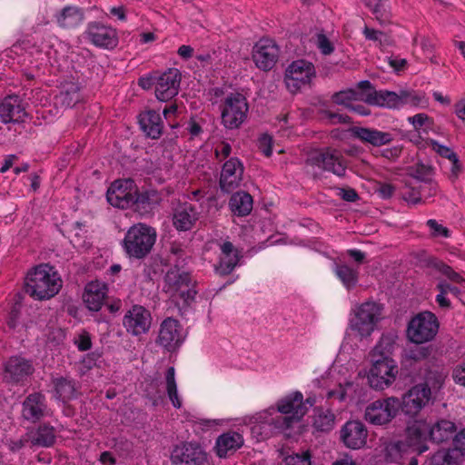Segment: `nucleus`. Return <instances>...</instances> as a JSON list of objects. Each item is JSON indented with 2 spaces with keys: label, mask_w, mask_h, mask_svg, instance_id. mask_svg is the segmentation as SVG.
<instances>
[{
  "label": "nucleus",
  "mask_w": 465,
  "mask_h": 465,
  "mask_svg": "<svg viewBox=\"0 0 465 465\" xmlns=\"http://www.w3.org/2000/svg\"><path fill=\"white\" fill-rule=\"evenodd\" d=\"M452 378L456 383L465 387V361L454 368Z\"/></svg>",
  "instance_id": "obj_58"
},
{
  "label": "nucleus",
  "mask_w": 465,
  "mask_h": 465,
  "mask_svg": "<svg viewBox=\"0 0 465 465\" xmlns=\"http://www.w3.org/2000/svg\"><path fill=\"white\" fill-rule=\"evenodd\" d=\"M54 398L66 402L75 397V385L73 380L58 378L54 380Z\"/></svg>",
  "instance_id": "obj_44"
},
{
  "label": "nucleus",
  "mask_w": 465,
  "mask_h": 465,
  "mask_svg": "<svg viewBox=\"0 0 465 465\" xmlns=\"http://www.w3.org/2000/svg\"><path fill=\"white\" fill-rule=\"evenodd\" d=\"M455 114L459 117L465 121V98L460 100L455 105Z\"/></svg>",
  "instance_id": "obj_64"
},
{
  "label": "nucleus",
  "mask_w": 465,
  "mask_h": 465,
  "mask_svg": "<svg viewBox=\"0 0 465 465\" xmlns=\"http://www.w3.org/2000/svg\"><path fill=\"white\" fill-rule=\"evenodd\" d=\"M232 152L230 143H222L215 147V156L220 161L226 159Z\"/></svg>",
  "instance_id": "obj_59"
},
{
  "label": "nucleus",
  "mask_w": 465,
  "mask_h": 465,
  "mask_svg": "<svg viewBox=\"0 0 465 465\" xmlns=\"http://www.w3.org/2000/svg\"><path fill=\"white\" fill-rule=\"evenodd\" d=\"M25 112L18 96H6L0 103V120L4 124L23 120Z\"/></svg>",
  "instance_id": "obj_33"
},
{
  "label": "nucleus",
  "mask_w": 465,
  "mask_h": 465,
  "mask_svg": "<svg viewBox=\"0 0 465 465\" xmlns=\"http://www.w3.org/2000/svg\"><path fill=\"white\" fill-rule=\"evenodd\" d=\"M348 375L349 367L342 366L341 360L337 358L315 382L318 387L326 389L329 399H337L341 402L352 404L364 402L368 395L367 387L359 381H349Z\"/></svg>",
  "instance_id": "obj_3"
},
{
  "label": "nucleus",
  "mask_w": 465,
  "mask_h": 465,
  "mask_svg": "<svg viewBox=\"0 0 465 465\" xmlns=\"http://www.w3.org/2000/svg\"><path fill=\"white\" fill-rule=\"evenodd\" d=\"M177 54L182 59L188 60L193 55L194 50L191 45H182L178 47Z\"/></svg>",
  "instance_id": "obj_62"
},
{
  "label": "nucleus",
  "mask_w": 465,
  "mask_h": 465,
  "mask_svg": "<svg viewBox=\"0 0 465 465\" xmlns=\"http://www.w3.org/2000/svg\"><path fill=\"white\" fill-rule=\"evenodd\" d=\"M371 86V84L368 80H363V82L358 84L357 88H348V90L337 92L332 95V101L340 106L357 113L359 115H369L370 110L361 103L362 101L368 103L369 94L364 93V89Z\"/></svg>",
  "instance_id": "obj_15"
},
{
  "label": "nucleus",
  "mask_w": 465,
  "mask_h": 465,
  "mask_svg": "<svg viewBox=\"0 0 465 465\" xmlns=\"http://www.w3.org/2000/svg\"><path fill=\"white\" fill-rule=\"evenodd\" d=\"M34 371L28 360L21 357H12L5 362V379L11 383H19Z\"/></svg>",
  "instance_id": "obj_27"
},
{
  "label": "nucleus",
  "mask_w": 465,
  "mask_h": 465,
  "mask_svg": "<svg viewBox=\"0 0 465 465\" xmlns=\"http://www.w3.org/2000/svg\"><path fill=\"white\" fill-rule=\"evenodd\" d=\"M187 332L178 319L168 317L163 320L156 338V343L163 350L175 351L183 346Z\"/></svg>",
  "instance_id": "obj_14"
},
{
  "label": "nucleus",
  "mask_w": 465,
  "mask_h": 465,
  "mask_svg": "<svg viewBox=\"0 0 465 465\" xmlns=\"http://www.w3.org/2000/svg\"><path fill=\"white\" fill-rule=\"evenodd\" d=\"M84 14L77 6H65L56 15V22L62 27H75L82 24Z\"/></svg>",
  "instance_id": "obj_41"
},
{
  "label": "nucleus",
  "mask_w": 465,
  "mask_h": 465,
  "mask_svg": "<svg viewBox=\"0 0 465 465\" xmlns=\"http://www.w3.org/2000/svg\"><path fill=\"white\" fill-rule=\"evenodd\" d=\"M382 307L376 302L368 301L351 310L349 330L361 340L370 338L381 320Z\"/></svg>",
  "instance_id": "obj_5"
},
{
  "label": "nucleus",
  "mask_w": 465,
  "mask_h": 465,
  "mask_svg": "<svg viewBox=\"0 0 465 465\" xmlns=\"http://www.w3.org/2000/svg\"><path fill=\"white\" fill-rule=\"evenodd\" d=\"M85 34L87 39L96 47L112 50L118 44V35L112 26L101 23H91L87 25Z\"/></svg>",
  "instance_id": "obj_24"
},
{
  "label": "nucleus",
  "mask_w": 465,
  "mask_h": 465,
  "mask_svg": "<svg viewBox=\"0 0 465 465\" xmlns=\"http://www.w3.org/2000/svg\"><path fill=\"white\" fill-rule=\"evenodd\" d=\"M316 46L321 54L327 55L334 51V43L326 35L320 33L316 35Z\"/></svg>",
  "instance_id": "obj_52"
},
{
  "label": "nucleus",
  "mask_w": 465,
  "mask_h": 465,
  "mask_svg": "<svg viewBox=\"0 0 465 465\" xmlns=\"http://www.w3.org/2000/svg\"><path fill=\"white\" fill-rule=\"evenodd\" d=\"M339 196H341L343 200L348 202H354L358 198V193L354 191V189H339Z\"/></svg>",
  "instance_id": "obj_60"
},
{
  "label": "nucleus",
  "mask_w": 465,
  "mask_h": 465,
  "mask_svg": "<svg viewBox=\"0 0 465 465\" xmlns=\"http://www.w3.org/2000/svg\"><path fill=\"white\" fill-rule=\"evenodd\" d=\"M417 183L418 185H414V187H407L402 193L403 199L412 204H416V203L420 202L421 197L424 196L426 189L430 190L428 196H432V194L437 192V185L436 183H432V182L417 181Z\"/></svg>",
  "instance_id": "obj_42"
},
{
  "label": "nucleus",
  "mask_w": 465,
  "mask_h": 465,
  "mask_svg": "<svg viewBox=\"0 0 465 465\" xmlns=\"http://www.w3.org/2000/svg\"><path fill=\"white\" fill-rule=\"evenodd\" d=\"M365 38L373 42L376 46L384 48L392 44L391 38L383 31L373 29V27L364 26L362 31Z\"/></svg>",
  "instance_id": "obj_48"
},
{
  "label": "nucleus",
  "mask_w": 465,
  "mask_h": 465,
  "mask_svg": "<svg viewBox=\"0 0 465 465\" xmlns=\"http://www.w3.org/2000/svg\"><path fill=\"white\" fill-rule=\"evenodd\" d=\"M82 99L80 85L75 82L62 84L59 94L54 96L53 103L56 108H70Z\"/></svg>",
  "instance_id": "obj_31"
},
{
  "label": "nucleus",
  "mask_w": 465,
  "mask_h": 465,
  "mask_svg": "<svg viewBox=\"0 0 465 465\" xmlns=\"http://www.w3.org/2000/svg\"><path fill=\"white\" fill-rule=\"evenodd\" d=\"M371 366L366 372L367 382L375 391H384L395 382L399 365L393 358L370 357Z\"/></svg>",
  "instance_id": "obj_7"
},
{
  "label": "nucleus",
  "mask_w": 465,
  "mask_h": 465,
  "mask_svg": "<svg viewBox=\"0 0 465 465\" xmlns=\"http://www.w3.org/2000/svg\"><path fill=\"white\" fill-rule=\"evenodd\" d=\"M354 136L358 139L367 142L375 147L388 144L393 141V134L390 132L379 131V129L366 128V127H354L351 129Z\"/></svg>",
  "instance_id": "obj_35"
},
{
  "label": "nucleus",
  "mask_w": 465,
  "mask_h": 465,
  "mask_svg": "<svg viewBox=\"0 0 465 465\" xmlns=\"http://www.w3.org/2000/svg\"><path fill=\"white\" fill-rule=\"evenodd\" d=\"M400 407V399L396 398V396L375 400L365 408L363 417L368 423L385 425L395 419L399 413Z\"/></svg>",
  "instance_id": "obj_12"
},
{
  "label": "nucleus",
  "mask_w": 465,
  "mask_h": 465,
  "mask_svg": "<svg viewBox=\"0 0 465 465\" xmlns=\"http://www.w3.org/2000/svg\"><path fill=\"white\" fill-rule=\"evenodd\" d=\"M280 465H312V455L309 450L292 452L283 457Z\"/></svg>",
  "instance_id": "obj_50"
},
{
  "label": "nucleus",
  "mask_w": 465,
  "mask_h": 465,
  "mask_svg": "<svg viewBox=\"0 0 465 465\" xmlns=\"http://www.w3.org/2000/svg\"><path fill=\"white\" fill-rule=\"evenodd\" d=\"M160 197L154 191L139 192L138 187L134 183V191L133 193L134 208L136 212L145 213L152 209L153 205L157 204Z\"/></svg>",
  "instance_id": "obj_39"
},
{
  "label": "nucleus",
  "mask_w": 465,
  "mask_h": 465,
  "mask_svg": "<svg viewBox=\"0 0 465 465\" xmlns=\"http://www.w3.org/2000/svg\"><path fill=\"white\" fill-rule=\"evenodd\" d=\"M32 54L36 55V59L43 61H50L53 56V50L48 44H43L40 50L31 52Z\"/></svg>",
  "instance_id": "obj_57"
},
{
  "label": "nucleus",
  "mask_w": 465,
  "mask_h": 465,
  "mask_svg": "<svg viewBox=\"0 0 465 465\" xmlns=\"http://www.w3.org/2000/svg\"><path fill=\"white\" fill-rule=\"evenodd\" d=\"M335 272L346 289L350 290L356 285L359 279V271L357 269L351 268V266L346 264H341L336 265Z\"/></svg>",
  "instance_id": "obj_47"
},
{
  "label": "nucleus",
  "mask_w": 465,
  "mask_h": 465,
  "mask_svg": "<svg viewBox=\"0 0 465 465\" xmlns=\"http://www.w3.org/2000/svg\"><path fill=\"white\" fill-rule=\"evenodd\" d=\"M314 77H316L314 64L305 59H297L286 67L285 86L290 92L297 93L302 88L311 86Z\"/></svg>",
  "instance_id": "obj_10"
},
{
  "label": "nucleus",
  "mask_w": 465,
  "mask_h": 465,
  "mask_svg": "<svg viewBox=\"0 0 465 465\" xmlns=\"http://www.w3.org/2000/svg\"><path fill=\"white\" fill-rule=\"evenodd\" d=\"M248 112V103L244 95L232 94L226 96L223 111V124L229 129L238 128L245 121Z\"/></svg>",
  "instance_id": "obj_17"
},
{
  "label": "nucleus",
  "mask_w": 465,
  "mask_h": 465,
  "mask_svg": "<svg viewBox=\"0 0 465 465\" xmlns=\"http://www.w3.org/2000/svg\"><path fill=\"white\" fill-rule=\"evenodd\" d=\"M27 436L31 443L38 447H50L55 440L54 427L50 426H41L30 431Z\"/></svg>",
  "instance_id": "obj_43"
},
{
  "label": "nucleus",
  "mask_w": 465,
  "mask_h": 465,
  "mask_svg": "<svg viewBox=\"0 0 465 465\" xmlns=\"http://www.w3.org/2000/svg\"><path fill=\"white\" fill-rule=\"evenodd\" d=\"M139 124L143 133L152 139H158L163 132V123L158 112L147 111L141 113Z\"/></svg>",
  "instance_id": "obj_37"
},
{
  "label": "nucleus",
  "mask_w": 465,
  "mask_h": 465,
  "mask_svg": "<svg viewBox=\"0 0 465 465\" xmlns=\"http://www.w3.org/2000/svg\"><path fill=\"white\" fill-rule=\"evenodd\" d=\"M252 55L260 70L270 71L277 64L280 47L272 39L262 38L254 45Z\"/></svg>",
  "instance_id": "obj_21"
},
{
  "label": "nucleus",
  "mask_w": 465,
  "mask_h": 465,
  "mask_svg": "<svg viewBox=\"0 0 465 465\" xmlns=\"http://www.w3.org/2000/svg\"><path fill=\"white\" fill-rule=\"evenodd\" d=\"M63 281L54 266L40 264L27 272L25 288L35 300H47L60 292Z\"/></svg>",
  "instance_id": "obj_4"
},
{
  "label": "nucleus",
  "mask_w": 465,
  "mask_h": 465,
  "mask_svg": "<svg viewBox=\"0 0 465 465\" xmlns=\"http://www.w3.org/2000/svg\"><path fill=\"white\" fill-rule=\"evenodd\" d=\"M46 415H48V410L45 395L41 393L27 395L22 404V416L31 422H36Z\"/></svg>",
  "instance_id": "obj_26"
},
{
  "label": "nucleus",
  "mask_w": 465,
  "mask_h": 465,
  "mask_svg": "<svg viewBox=\"0 0 465 465\" xmlns=\"http://www.w3.org/2000/svg\"><path fill=\"white\" fill-rule=\"evenodd\" d=\"M430 400L431 391L428 383H418L401 396L400 409L405 415L414 417L429 405Z\"/></svg>",
  "instance_id": "obj_16"
},
{
  "label": "nucleus",
  "mask_w": 465,
  "mask_h": 465,
  "mask_svg": "<svg viewBox=\"0 0 465 465\" xmlns=\"http://www.w3.org/2000/svg\"><path fill=\"white\" fill-rule=\"evenodd\" d=\"M427 225L430 229V234L432 237H442V238H449L450 235V229L444 227L443 224L439 223L436 220H428Z\"/></svg>",
  "instance_id": "obj_53"
},
{
  "label": "nucleus",
  "mask_w": 465,
  "mask_h": 465,
  "mask_svg": "<svg viewBox=\"0 0 465 465\" xmlns=\"http://www.w3.org/2000/svg\"><path fill=\"white\" fill-rule=\"evenodd\" d=\"M440 291V293L436 296L437 303L441 307H449L450 302L447 298V294L444 288H437Z\"/></svg>",
  "instance_id": "obj_63"
},
{
  "label": "nucleus",
  "mask_w": 465,
  "mask_h": 465,
  "mask_svg": "<svg viewBox=\"0 0 465 465\" xmlns=\"http://www.w3.org/2000/svg\"><path fill=\"white\" fill-rule=\"evenodd\" d=\"M312 165L331 172L338 176H342L346 173V163L341 157V153L335 149H327L324 152H316L308 160Z\"/></svg>",
  "instance_id": "obj_23"
},
{
  "label": "nucleus",
  "mask_w": 465,
  "mask_h": 465,
  "mask_svg": "<svg viewBox=\"0 0 465 465\" xmlns=\"http://www.w3.org/2000/svg\"><path fill=\"white\" fill-rule=\"evenodd\" d=\"M182 80V74L176 67L165 70L155 77V95L160 101H168L176 96Z\"/></svg>",
  "instance_id": "obj_22"
},
{
  "label": "nucleus",
  "mask_w": 465,
  "mask_h": 465,
  "mask_svg": "<svg viewBox=\"0 0 465 465\" xmlns=\"http://www.w3.org/2000/svg\"><path fill=\"white\" fill-rule=\"evenodd\" d=\"M307 411L303 394L294 391L282 396L274 405L244 416L242 423L250 428L252 435L257 440L269 439L275 433L291 437L300 428Z\"/></svg>",
  "instance_id": "obj_1"
},
{
  "label": "nucleus",
  "mask_w": 465,
  "mask_h": 465,
  "mask_svg": "<svg viewBox=\"0 0 465 465\" xmlns=\"http://www.w3.org/2000/svg\"><path fill=\"white\" fill-rule=\"evenodd\" d=\"M157 239V232L151 225L137 223L126 231L122 245L130 258H144L151 252Z\"/></svg>",
  "instance_id": "obj_6"
},
{
  "label": "nucleus",
  "mask_w": 465,
  "mask_h": 465,
  "mask_svg": "<svg viewBox=\"0 0 465 465\" xmlns=\"http://www.w3.org/2000/svg\"><path fill=\"white\" fill-rule=\"evenodd\" d=\"M74 343L79 351H88L92 346V338L87 331H81L74 337Z\"/></svg>",
  "instance_id": "obj_54"
},
{
  "label": "nucleus",
  "mask_w": 465,
  "mask_h": 465,
  "mask_svg": "<svg viewBox=\"0 0 465 465\" xmlns=\"http://www.w3.org/2000/svg\"><path fill=\"white\" fill-rule=\"evenodd\" d=\"M430 144L432 149L435 150L440 156L448 161L450 164L449 179L452 182L458 180L462 172V164L456 152H454L452 148L447 147L445 144L438 143V141L435 140H430Z\"/></svg>",
  "instance_id": "obj_32"
},
{
  "label": "nucleus",
  "mask_w": 465,
  "mask_h": 465,
  "mask_svg": "<svg viewBox=\"0 0 465 465\" xmlns=\"http://www.w3.org/2000/svg\"><path fill=\"white\" fill-rule=\"evenodd\" d=\"M397 335L393 332L383 333L375 346L371 350L369 356H377L378 358H393L392 355L396 350Z\"/></svg>",
  "instance_id": "obj_38"
},
{
  "label": "nucleus",
  "mask_w": 465,
  "mask_h": 465,
  "mask_svg": "<svg viewBox=\"0 0 465 465\" xmlns=\"http://www.w3.org/2000/svg\"><path fill=\"white\" fill-rule=\"evenodd\" d=\"M220 262L216 270L222 274L230 273L241 261V253L231 242H223L220 246Z\"/></svg>",
  "instance_id": "obj_36"
},
{
  "label": "nucleus",
  "mask_w": 465,
  "mask_h": 465,
  "mask_svg": "<svg viewBox=\"0 0 465 465\" xmlns=\"http://www.w3.org/2000/svg\"><path fill=\"white\" fill-rule=\"evenodd\" d=\"M253 201L250 193L245 192L234 193L229 201L232 213L238 216H246L252 209Z\"/></svg>",
  "instance_id": "obj_40"
},
{
  "label": "nucleus",
  "mask_w": 465,
  "mask_h": 465,
  "mask_svg": "<svg viewBox=\"0 0 465 465\" xmlns=\"http://www.w3.org/2000/svg\"><path fill=\"white\" fill-rule=\"evenodd\" d=\"M163 290L168 293L176 302L182 299L189 303L195 298L196 291L192 287L190 274L179 268H173L165 273Z\"/></svg>",
  "instance_id": "obj_8"
},
{
  "label": "nucleus",
  "mask_w": 465,
  "mask_h": 465,
  "mask_svg": "<svg viewBox=\"0 0 465 465\" xmlns=\"http://www.w3.org/2000/svg\"><path fill=\"white\" fill-rule=\"evenodd\" d=\"M440 323L435 314L423 311L408 322L407 337L411 342L420 344L436 337Z\"/></svg>",
  "instance_id": "obj_9"
},
{
  "label": "nucleus",
  "mask_w": 465,
  "mask_h": 465,
  "mask_svg": "<svg viewBox=\"0 0 465 465\" xmlns=\"http://www.w3.org/2000/svg\"><path fill=\"white\" fill-rule=\"evenodd\" d=\"M458 427L450 419H438L428 423L426 420H417L406 429L405 440H395L385 447V459L390 463H400L404 453L416 452L418 455L428 451V440L432 443H446L454 440Z\"/></svg>",
  "instance_id": "obj_2"
},
{
  "label": "nucleus",
  "mask_w": 465,
  "mask_h": 465,
  "mask_svg": "<svg viewBox=\"0 0 465 465\" xmlns=\"http://www.w3.org/2000/svg\"><path fill=\"white\" fill-rule=\"evenodd\" d=\"M107 295V285L101 281L87 283L83 299L88 310L97 312L102 309Z\"/></svg>",
  "instance_id": "obj_29"
},
{
  "label": "nucleus",
  "mask_w": 465,
  "mask_h": 465,
  "mask_svg": "<svg viewBox=\"0 0 465 465\" xmlns=\"http://www.w3.org/2000/svg\"><path fill=\"white\" fill-rule=\"evenodd\" d=\"M243 441V437L239 432H224L216 439L215 453L220 459H224L242 447Z\"/></svg>",
  "instance_id": "obj_34"
},
{
  "label": "nucleus",
  "mask_w": 465,
  "mask_h": 465,
  "mask_svg": "<svg viewBox=\"0 0 465 465\" xmlns=\"http://www.w3.org/2000/svg\"><path fill=\"white\" fill-rule=\"evenodd\" d=\"M243 165L237 158H231L223 165L220 176V187L223 192L230 193L242 181Z\"/></svg>",
  "instance_id": "obj_25"
},
{
  "label": "nucleus",
  "mask_w": 465,
  "mask_h": 465,
  "mask_svg": "<svg viewBox=\"0 0 465 465\" xmlns=\"http://www.w3.org/2000/svg\"><path fill=\"white\" fill-rule=\"evenodd\" d=\"M335 425V415L330 410H316L313 415V428L327 432Z\"/></svg>",
  "instance_id": "obj_46"
},
{
  "label": "nucleus",
  "mask_w": 465,
  "mask_h": 465,
  "mask_svg": "<svg viewBox=\"0 0 465 465\" xmlns=\"http://www.w3.org/2000/svg\"><path fill=\"white\" fill-rule=\"evenodd\" d=\"M429 350L426 349V347H411V349L407 350L405 352L406 359L411 360H421L428 358L429 356Z\"/></svg>",
  "instance_id": "obj_55"
},
{
  "label": "nucleus",
  "mask_w": 465,
  "mask_h": 465,
  "mask_svg": "<svg viewBox=\"0 0 465 465\" xmlns=\"http://www.w3.org/2000/svg\"><path fill=\"white\" fill-rule=\"evenodd\" d=\"M135 190V182L132 179L115 180L106 192V200L115 208H132L134 204L133 193Z\"/></svg>",
  "instance_id": "obj_19"
},
{
  "label": "nucleus",
  "mask_w": 465,
  "mask_h": 465,
  "mask_svg": "<svg viewBox=\"0 0 465 465\" xmlns=\"http://www.w3.org/2000/svg\"><path fill=\"white\" fill-rule=\"evenodd\" d=\"M165 390L173 406L178 409L181 408L183 399L178 391L174 367H169L165 371Z\"/></svg>",
  "instance_id": "obj_45"
},
{
  "label": "nucleus",
  "mask_w": 465,
  "mask_h": 465,
  "mask_svg": "<svg viewBox=\"0 0 465 465\" xmlns=\"http://www.w3.org/2000/svg\"><path fill=\"white\" fill-rule=\"evenodd\" d=\"M420 98L415 92L401 90L400 92L380 90L369 94L368 103L380 107L400 109L404 106H419Z\"/></svg>",
  "instance_id": "obj_13"
},
{
  "label": "nucleus",
  "mask_w": 465,
  "mask_h": 465,
  "mask_svg": "<svg viewBox=\"0 0 465 465\" xmlns=\"http://www.w3.org/2000/svg\"><path fill=\"white\" fill-rule=\"evenodd\" d=\"M454 447L442 448L434 452L429 460L430 465H460L465 460V448L453 441Z\"/></svg>",
  "instance_id": "obj_28"
},
{
  "label": "nucleus",
  "mask_w": 465,
  "mask_h": 465,
  "mask_svg": "<svg viewBox=\"0 0 465 465\" xmlns=\"http://www.w3.org/2000/svg\"><path fill=\"white\" fill-rule=\"evenodd\" d=\"M429 266L445 275V277L449 278L452 282H460L463 281L460 274L455 272L450 265L443 263V262L437 260V258H431L429 261Z\"/></svg>",
  "instance_id": "obj_49"
},
{
  "label": "nucleus",
  "mask_w": 465,
  "mask_h": 465,
  "mask_svg": "<svg viewBox=\"0 0 465 465\" xmlns=\"http://www.w3.org/2000/svg\"><path fill=\"white\" fill-rule=\"evenodd\" d=\"M153 317L148 309L142 305H134L125 312L122 320L128 334L139 336L146 334L152 328Z\"/></svg>",
  "instance_id": "obj_18"
},
{
  "label": "nucleus",
  "mask_w": 465,
  "mask_h": 465,
  "mask_svg": "<svg viewBox=\"0 0 465 465\" xmlns=\"http://www.w3.org/2000/svg\"><path fill=\"white\" fill-rule=\"evenodd\" d=\"M273 141L271 135L263 134L260 136L258 141V147L266 156H271L272 153Z\"/></svg>",
  "instance_id": "obj_56"
},
{
  "label": "nucleus",
  "mask_w": 465,
  "mask_h": 465,
  "mask_svg": "<svg viewBox=\"0 0 465 465\" xmlns=\"http://www.w3.org/2000/svg\"><path fill=\"white\" fill-rule=\"evenodd\" d=\"M199 218V213L188 202L178 204L173 212V225L178 231L192 230Z\"/></svg>",
  "instance_id": "obj_30"
},
{
  "label": "nucleus",
  "mask_w": 465,
  "mask_h": 465,
  "mask_svg": "<svg viewBox=\"0 0 465 465\" xmlns=\"http://www.w3.org/2000/svg\"><path fill=\"white\" fill-rule=\"evenodd\" d=\"M368 428L359 420H350L340 430V440L348 449L360 450L368 443Z\"/></svg>",
  "instance_id": "obj_20"
},
{
  "label": "nucleus",
  "mask_w": 465,
  "mask_h": 465,
  "mask_svg": "<svg viewBox=\"0 0 465 465\" xmlns=\"http://www.w3.org/2000/svg\"><path fill=\"white\" fill-rule=\"evenodd\" d=\"M155 77L153 75H143L138 81L139 86L143 89H150L153 86L155 87Z\"/></svg>",
  "instance_id": "obj_61"
},
{
  "label": "nucleus",
  "mask_w": 465,
  "mask_h": 465,
  "mask_svg": "<svg viewBox=\"0 0 465 465\" xmlns=\"http://www.w3.org/2000/svg\"><path fill=\"white\" fill-rule=\"evenodd\" d=\"M408 123L411 124L413 129L419 133L421 129L430 128L433 124L430 116L425 114V113H418V114L409 116Z\"/></svg>",
  "instance_id": "obj_51"
},
{
  "label": "nucleus",
  "mask_w": 465,
  "mask_h": 465,
  "mask_svg": "<svg viewBox=\"0 0 465 465\" xmlns=\"http://www.w3.org/2000/svg\"><path fill=\"white\" fill-rule=\"evenodd\" d=\"M173 465H208L209 455L204 447L195 440L175 444L169 456Z\"/></svg>",
  "instance_id": "obj_11"
}]
</instances>
